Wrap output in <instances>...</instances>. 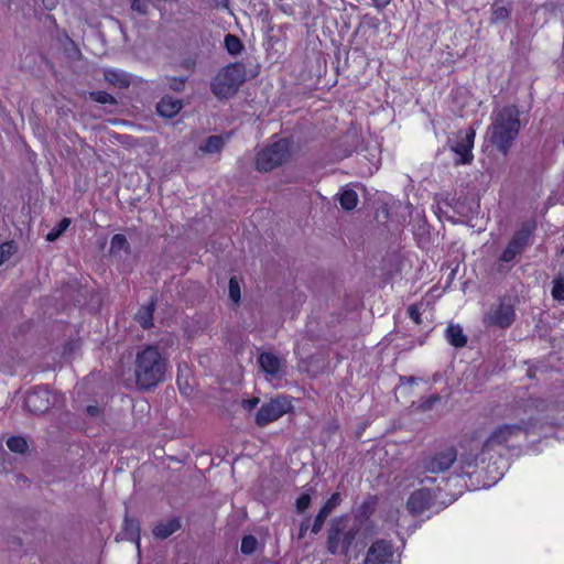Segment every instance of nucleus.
Listing matches in <instances>:
<instances>
[{"mask_svg": "<svg viewBox=\"0 0 564 564\" xmlns=\"http://www.w3.org/2000/svg\"><path fill=\"white\" fill-rule=\"evenodd\" d=\"M545 403L538 399H530L513 409L514 423H503L496 426L487 438L479 443L476 438H465L462 442L460 463L464 467L475 468L484 464L486 455L499 447H509L520 437L535 433L547 417L543 415Z\"/></svg>", "mask_w": 564, "mask_h": 564, "instance_id": "f257e3e1", "label": "nucleus"}, {"mask_svg": "<svg viewBox=\"0 0 564 564\" xmlns=\"http://www.w3.org/2000/svg\"><path fill=\"white\" fill-rule=\"evenodd\" d=\"M167 358L155 345L138 350L133 364L135 384L139 390L151 391L165 379Z\"/></svg>", "mask_w": 564, "mask_h": 564, "instance_id": "f03ea898", "label": "nucleus"}, {"mask_svg": "<svg viewBox=\"0 0 564 564\" xmlns=\"http://www.w3.org/2000/svg\"><path fill=\"white\" fill-rule=\"evenodd\" d=\"M520 127L519 109L516 106H505L492 111L487 138L501 154L507 155L519 134Z\"/></svg>", "mask_w": 564, "mask_h": 564, "instance_id": "7ed1b4c3", "label": "nucleus"}, {"mask_svg": "<svg viewBox=\"0 0 564 564\" xmlns=\"http://www.w3.org/2000/svg\"><path fill=\"white\" fill-rule=\"evenodd\" d=\"M247 70L242 63H232L224 67L212 82V91L218 98L235 95L246 80Z\"/></svg>", "mask_w": 564, "mask_h": 564, "instance_id": "20e7f679", "label": "nucleus"}, {"mask_svg": "<svg viewBox=\"0 0 564 564\" xmlns=\"http://www.w3.org/2000/svg\"><path fill=\"white\" fill-rule=\"evenodd\" d=\"M358 530L356 528L347 529V520L344 518L335 519L330 522L327 531L326 546L332 554H347L350 545L356 539Z\"/></svg>", "mask_w": 564, "mask_h": 564, "instance_id": "39448f33", "label": "nucleus"}, {"mask_svg": "<svg viewBox=\"0 0 564 564\" xmlns=\"http://www.w3.org/2000/svg\"><path fill=\"white\" fill-rule=\"evenodd\" d=\"M290 158L291 143L286 139H281L258 154L256 161L257 169L268 172L288 162Z\"/></svg>", "mask_w": 564, "mask_h": 564, "instance_id": "423d86ee", "label": "nucleus"}, {"mask_svg": "<svg viewBox=\"0 0 564 564\" xmlns=\"http://www.w3.org/2000/svg\"><path fill=\"white\" fill-rule=\"evenodd\" d=\"M456 459V449L454 447H446L425 456L422 460V468L426 473H444L452 467Z\"/></svg>", "mask_w": 564, "mask_h": 564, "instance_id": "0eeeda50", "label": "nucleus"}, {"mask_svg": "<svg viewBox=\"0 0 564 564\" xmlns=\"http://www.w3.org/2000/svg\"><path fill=\"white\" fill-rule=\"evenodd\" d=\"M291 409V402L285 397L272 399L263 403L256 415V423L259 426H264L273 421L280 419Z\"/></svg>", "mask_w": 564, "mask_h": 564, "instance_id": "6e6552de", "label": "nucleus"}, {"mask_svg": "<svg viewBox=\"0 0 564 564\" xmlns=\"http://www.w3.org/2000/svg\"><path fill=\"white\" fill-rule=\"evenodd\" d=\"M476 131L473 128L460 130L457 133L456 142L451 147L452 151L458 156L456 164H470L474 160L473 148Z\"/></svg>", "mask_w": 564, "mask_h": 564, "instance_id": "1a4fd4ad", "label": "nucleus"}, {"mask_svg": "<svg viewBox=\"0 0 564 564\" xmlns=\"http://www.w3.org/2000/svg\"><path fill=\"white\" fill-rule=\"evenodd\" d=\"M393 547L386 540L376 541L368 550L365 564H392Z\"/></svg>", "mask_w": 564, "mask_h": 564, "instance_id": "9d476101", "label": "nucleus"}, {"mask_svg": "<svg viewBox=\"0 0 564 564\" xmlns=\"http://www.w3.org/2000/svg\"><path fill=\"white\" fill-rule=\"evenodd\" d=\"M531 232L532 227L529 225L524 226L519 231H517L512 239L509 241L507 248L503 250L500 258L501 261L510 262L518 254H520L523 251L524 247L527 246Z\"/></svg>", "mask_w": 564, "mask_h": 564, "instance_id": "9b49d317", "label": "nucleus"}, {"mask_svg": "<svg viewBox=\"0 0 564 564\" xmlns=\"http://www.w3.org/2000/svg\"><path fill=\"white\" fill-rule=\"evenodd\" d=\"M24 404L33 414H43L50 409V391L46 388L35 387L26 393Z\"/></svg>", "mask_w": 564, "mask_h": 564, "instance_id": "f8f14e48", "label": "nucleus"}, {"mask_svg": "<svg viewBox=\"0 0 564 564\" xmlns=\"http://www.w3.org/2000/svg\"><path fill=\"white\" fill-rule=\"evenodd\" d=\"M258 365L269 380L280 377L284 361L272 352H261L258 357Z\"/></svg>", "mask_w": 564, "mask_h": 564, "instance_id": "ddd939ff", "label": "nucleus"}, {"mask_svg": "<svg viewBox=\"0 0 564 564\" xmlns=\"http://www.w3.org/2000/svg\"><path fill=\"white\" fill-rule=\"evenodd\" d=\"M434 495L431 492V490H415L410 495L406 501V509L412 514H421L431 507Z\"/></svg>", "mask_w": 564, "mask_h": 564, "instance_id": "4468645a", "label": "nucleus"}, {"mask_svg": "<svg viewBox=\"0 0 564 564\" xmlns=\"http://www.w3.org/2000/svg\"><path fill=\"white\" fill-rule=\"evenodd\" d=\"M514 318L513 307L509 304L499 303L498 305L490 308L487 314V321L490 324L499 327H508L511 325Z\"/></svg>", "mask_w": 564, "mask_h": 564, "instance_id": "2eb2a0df", "label": "nucleus"}, {"mask_svg": "<svg viewBox=\"0 0 564 564\" xmlns=\"http://www.w3.org/2000/svg\"><path fill=\"white\" fill-rule=\"evenodd\" d=\"M340 500L339 494H333L332 497L326 501V503L321 508L319 512L315 517L312 532L317 534L326 520L329 513L338 506Z\"/></svg>", "mask_w": 564, "mask_h": 564, "instance_id": "dca6fc26", "label": "nucleus"}, {"mask_svg": "<svg viewBox=\"0 0 564 564\" xmlns=\"http://www.w3.org/2000/svg\"><path fill=\"white\" fill-rule=\"evenodd\" d=\"M182 108V101L169 95L163 96L156 105L158 113L164 118H173Z\"/></svg>", "mask_w": 564, "mask_h": 564, "instance_id": "f3484780", "label": "nucleus"}, {"mask_svg": "<svg viewBox=\"0 0 564 564\" xmlns=\"http://www.w3.org/2000/svg\"><path fill=\"white\" fill-rule=\"evenodd\" d=\"M104 78L107 83L120 89L128 88L131 85L130 74L121 69L106 68Z\"/></svg>", "mask_w": 564, "mask_h": 564, "instance_id": "a211bd4d", "label": "nucleus"}, {"mask_svg": "<svg viewBox=\"0 0 564 564\" xmlns=\"http://www.w3.org/2000/svg\"><path fill=\"white\" fill-rule=\"evenodd\" d=\"M180 529H181L180 518L172 517L169 520H166L165 522L158 523L153 528L152 532L156 538L164 540V539H167L169 536H171L173 533H175Z\"/></svg>", "mask_w": 564, "mask_h": 564, "instance_id": "6ab92c4d", "label": "nucleus"}, {"mask_svg": "<svg viewBox=\"0 0 564 564\" xmlns=\"http://www.w3.org/2000/svg\"><path fill=\"white\" fill-rule=\"evenodd\" d=\"M155 311V301L142 305L135 314V319L144 329L153 327V314Z\"/></svg>", "mask_w": 564, "mask_h": 564, "instance_id": "aec40b11", "label": "nucleus"}, {"mask_svg": "<svg viewBox=\"0 0 564 564\" xmlns=\"http://www.w3.org/2000/svg\"><path fill=\"white\" fill-rule=\"evenodd\" d=\"M228 138L229 135H226V138H224L223 135H210L199 147V150L208 154L218 153L223 150Z\"/></svg>", "mask_w": 564, "mask_h": 564, "instance_id": "412c9836", "label": "nucleus"}, {"mask_svg": "<svg viewBox=\"0 0 564 564\" xmlns=\"http://www.w3.org/2000/svg\"><path fill=\"white\" fill-rule=\"evenodd\" d=\"M123 534L124 538L130 541H135L138 544L140 542V522L134 518H129L126 516L123 520Z\"/></svg>", "mask_w": 564, "mask_h": 564, "instance_id": "4be33fe9", "label": "nucleus"}, {"mask_svg": "<svg viewBox=\"0 0 564 564\" xmlns=\"http://www.w3.org/2000/svg\"><path fill=\"white\" fill-rule=\"evenodd\" d=\"M446 338L455 347H463L467 343V338L459 325H449L446 329Z\"/></svg>", "mask_w": 564, "mask_h": 564, "instance_id": "5701e85b", "label": "nucleus"}, {"mask_svg": "<svg viewBox=\"0 0 564 564\" xmlns=\"http://www.w3.org/2000/svg\"><path fill=\"white\" fill-rule=\"evenodd\" d=\"M120 251L129 254L131 247L123 234H115L110 240V252L119 253Z\"/></svg>", "mask_w": 564, "mask_h": 564, "instance_id": "b1692460", "label": "nucleus"}, {"mask_svg": "<svg viewBox=\"0 0 564 564\" xmlns=\"http://www.w3.org/2000/svg\"><path fill=\"white\" fill-rule=\"evenodd\" d=\"M339 204L345 210H352L358 204V195L354 189L344 188L339 195Z\"/></svg>", "mask_w": 564, "mask_h": 564, "instance_id": "393cba45", "label": "nucleus"}, {"mask_svg": "<svg viewBox=\"0 0 564 564\" xmlns=\"http://www.w3.org/2000/svg\"><path fill=\"white\" fill-rule=\"evenodd\" d=\"M70 218L64 217L62 218L58 224L47 232L46 240L50 242H53L57 240L70 226Z\"/></svg>", "mask_w": 564, "mask_h": 564, "instance_id": "a878e982", "label": "nucleus"}, {"mask_svg": "<svg viewBox=\"0 0 564 564\" xmlns=\"http://www.w3.org/2000/svg\"><path fill=\"white\" fill-rule=\"evenodd\" d=\"M7 446L11 452L18 454L25 453L29 447L26 440L22 436L17 435L10 436L7 440Z\"/></svg>", "mask_w": 564, "mask_h": 564, "instance_id": "bb28decb", "label": "nucleus"}, {"mask_svg": "<svg viewBox=\"0 0 564 564\" xmlns=\"http://www.w3.org/2000/svg\"><path fill=\"white\" fill-rule=\"evenodd\" d=\"M17 250L18 248L13 240L2 242L0 245V265L8 261Z\"/></svg>", "mask_w": 564, "mask_h": 564, "instance_id": "cd10ccee", "label": "nucleus"}, {"mask_svg": "<svg viewBox=\"0 0 564 564\" xmlns=\"http://www.w3.org/2000/svg\"><path fill=\"white\" fill-rule=\"evenodd\" d=\"M225 47L228 51L229 54L235 55L238 54L242 50V43L234 34H227L225 36Z\"/></svg>", "mask_w": 564, "mask_h": 564, "instance_id": "c85d7f7f", "label": "nucleus"}, {"mask_svg": "<svg viewBox=\"0 0 564 564\" xmlns=\"http://www.w3.org/2000/svg\"><path fill=\"white\" fill-rule=\"evenodd\" d=\"M90 97L94 101L102 105H115L117 102L116 98L105 90L93 91L90 93Z\"/></svg>", "mask_w": 564, "mask_h": 564, "instance_id": "c756f323", "label": "nucleus"}, {"mask_svg": "<svg viewBox=\"0 0 564 564\" xmlns=\"http://www.w3.org/2000/svg\"><path fill=\"white\" fill-rule=\"evenodd\" d=\"M228 291H229V299L235 304H238L240 301V297H241V291H240L239 282L236 276H231L229 279Z\"/></svg>", "mask_w": 564, "mask_h": 564, "instance_id": "7c9ffc66", "label": "nucleus"}, {"mask_svg": "<svg viewBox=\"0 0 564 564\" xmlns=\"http://www.w3.org/2000/svg\"><path fill=\"white\" fill-rule=\"evenodd\" d=\"M166 80H167V86L170 89L180 93V91L184 90L187 77L172 76V77H166Z\"/></svg>", "mask_w": 564, "mask_h": 564, "instance_id": "2f4dec72", "label": "nucleus"}, {"mask_svg": "<svg viewBox=\"0 0 564 564\" xmlns=\"http://www.w3.org/2000/svg\"><path fill=\"white\" fill-rule=\"evenodd\" d=\"M552 296L557 301L564 300V278L553 281Z\"/></svg>", "mask_w": 564, "mask_h": 564, "instance_id": "473e14b6", "label": "nucleus"}, {"mask_svg": "<svg viewBox=\"0 0 564 564\" xmlns=\"http://www.w3.org/2000/svg\"><path fill=\"white\" fill-rule=\"evenodd\" d=\"M150 0H132L131 9L140 14H147L149 10Z\"/></svg>", "mask_w": 564, "mask_h": 564, "instance_id": "72a5a7b5", "label": "nucleus"}, {"mask_svg": "<svg viewBox=\"0 0 564 564\" xmlns=\"http://www.w3.org/2000/svg\"><path fill=\"white\" fill-rule=\"evenodd\" d=\"M311 505V497L308 494H302L296 500V510L300 512L305 511Z\"/></svg>", "mask_w": 564, "mask_h": 564, "instance_id": "f704fd0d", "label": "nucleus"}, {"mask_svg": "<svg viewBox=\"0 0 564 564\" xmlns=\"http://www.w3.org/2000/svg\"><path fill=\"white\" fill-rule=\"evenodd\" d=\"M509 15L508 10L505 7H495L492 10V21L499 22L507 19Z\"/></svg>", "mask_w": 564, "mask_h": 564, "instance_id": "c9c22d12", "label": "nucleus"}, {"mask_svg": "<svg viewBox=\"0 0 564 564\" xmlns=\"http://www.w3.org/2000/svg\"><path fill=\"white\" fill-rule=\"evenodd\" d=\"M408 314H409L410 318H411L415 324H420V323H421V313H420L419 307H416L415 305H411V306L408 308Z\"/></svg>", "mask_w": 564, "mask_h": 564, "instance_id": "e433bc0d", "label": "nucleus"}, {"mask_svg": "<svg viewBox=\"0 0 564 564\" xmlns=\"http://www.w3.org/2000/svg\"><path fill=\"white\" fill-rule=\"evenodd\" d=\"M438 400H440V397H438V395H432V397H429V398H426L425 400H423V402L421 403V405H420V406H421L423 410H430V409L433 406V404H434L435 402H437Z\"/></svg>", "mask_w": 564, "mask_h": 564, "instance_id": "4c0bfd02", "label": "nucleus"}, {"mask_svg": "<svg viewBox=\"0 0 564 564\" xmlns=\"http://www.w3.org/2000/svg\"><path fill=\"white\" fill-rule=\"evenodd\" d=\"M308 528H310V521L308 520H305V521H303L301 523V525H300V533H299V538L300 539H302L305 535V533L308 530Z\"/></svg>", "mask_w": 564, "mask_h": 564, "instance_id": "58836bf2", "label": "nucleus"}, {"mask_svg": "<svg viewBox=\"0 0 564 564\" xmlns=\"http://www.w3.org/2000/svg\"><path fill=\"white\" fill-rule=\"evenodd\" d=\"M247 534H243L240 539V552L245 555H247Z\"/></svg>", "mask_w": 564, "mask_h": 564, "instance_id": "ea45409f", "label": "nucleus"}, {"mask_svg": "<svg viewBox=\"0 0 564 564\" xmlns=\"http://www.w3.org/2000/svg\"><path fill=\"white\" fill-rule=\"evenodd\" d=\"M213 2L216 8L220 9H227L229 6V0H213Z\"/></svg>", "mask_w": 564, "mask_h": 564, "instance_id": "a19ab883", "label": "nucleus"}, {"mask_svg": "<svg viewBox=\"0 0 564 564\" xmlns=\"http://www.w3.org/2000/svg\"><path fill=\"white\" fill-rule=\"evenodd\" d=\"M86 411H87V413H88L89 415L95 416V415H97V414L99 413V408H98V406H96V405H88V406L86 408Z\"/></svg>", "mask_w": 564, "mask_h": 564, "instance_id": "79ce46f5", "label": "nucleus"}, {"mask_svg": "<svg viewBox=\"0 0 564 564\" xmlns=\"http://www.w3.org/2000/svg\"><path fill=\"white\" fill-rule=\"evenodd\" d=\"M248 541H249V553H251L257 545V540L252 535H249Z\"/></svg>", "mask_w": 564, "mask_h": 564, "instance_id": "37998d69", "label": "nucleus"}, {"mask_svg": "<svg viewBox=\"0 0 564 564\" xmlns=\"http://www.w3.org/2000/svg\"><path fill=\"white\" fill-rule=\"evenodd\" d=\"M258 403V399H249L248 401V404H249V410L252 409L256 404Z\"/></svg>", "mask_w": 564, "mask_h": 564, "instance_id": "c03bdc74", "label": "nucleus"}, {"mask_svg": "<svg viewBox=\"0 0 564 564\" xmlns=\"http://www.w3.org/2000/svg\"><path fill=\"white\" fill-rule=\"evenodd\" d=\"M177 384H178V387H180V391H181L182 393H186V389H183V388H182V386H181V380H180V378H177Z\"/></svg>", "mask_w": 564, "mask_h": 564, "instance_id": "a18cd8bd", "label": "nucleus"}, {"mask_svg": "<svg viewBox=\"0 0 564 564\" xmlns=\"http://www.w3.org/2000/svg\"><path fill=\"white\" fill-rule=\"evenodd\" d=\"M240 405H241L243 409H247V399H241V401H240Z\"/></svg>", "mask_w": 564, "mask_h": 564, "instance_id": "49530a36", "label": "nucleus"}, {"mask_svg": "<svg viewBox=\"0 0 564 564\" xmlns=\"http://www.w3.org/2000/svg\"><path fill=\"white\" fill-rule=\"evenodd\" d=\"M388 2H389V0L384 1V2H383V3H381V4H377V7H384V6H387V4H388Z\"/></svg>", "mask_w": 564, "mask_h": 564, "instance_id": "de8ad7c7", "label": "nucleus"}]
</instances>
